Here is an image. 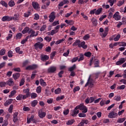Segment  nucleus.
I'll return each mask as SVG.
<instances>
[{
	"mask_svg": "<svg viewBox=\"0 0 126 126\" xmlns=\"http://www.w3.org/2000/svg\"><path fill=\"white\" fill-rule=\"evenodd\" d=\"M75 121L74 119H71L70 120L66 122V125L67 126H70L71 125H72V124H73V123H74Z\"/></svg>",
	"mask_w": 126,
	"mask_h": 126,
	"instance_id": "7c9ffc66",
	"label": "nucleus"
},
{
	"mask_svg": "<svg viewBox=\"0 0 126 126\" xmlns=\"http://www.w3.org/2000/svg\"><path fill=\"white\" fill-rule=\"evenodd\" d=\"M8 57L9 58H12L13 57V52L12 51H9L7 53Z\"/></svg>",
	"mask_w": 126,
	"mask_h": 126,
	"instance_id": "49530a36",
	"label": "nucleus"
},
{
	"mask_svg": "<svg viewBox=\"0 0 126 126\" xmlns=\"http://www.w3.org/2000/svg\"><path fill=\"white\" fill-rule=\"evenodd\" d=\"M90 79H91V77L90 76L88 78L87 82L85 85V87H87L88 85H89V83L91 84V85H93V83H92V82L90 81Z\"/></svg>",
	"mask_w": 126,
	"mask_h": 126,
	"instance_id": "a878e982",
	"label": "nucleus"
},
{
	"mask_svg": "<svg viewBox=\"0 0 126 126\" xmlns=\"http://www.w3.org/2000/svg\"><path fill=\"white\" fill-rule=\"evenodd\" d=\"M0 4H1L3 6H4L5 7H7L8 4H7L5 1L3 0H1L0 2Z\"/></svg>",
	"mask_w": 126,
	"mask_h": 126,
	"instance_id": "ea45409f",
	"label": "nucleus"
},
{
	"mask_svg": "<svg viewBox=\"0 0 126 126\" xmlns=\"http://www.w3.org/2000/svg\"><path fill=\"white\" fill-rule=\"evenodd\" d=\"M125 88H126V86L125 85H123L117 87V89H119V90H123L125 89Z\"/></svg>",
	"mask_w": 126,
	"mask_h": 126,
	"instance_id": "6e6d98bb",
	"label": "nucleus"
},
{
	"mask_svg": "<svg viewBox=\"0 0 126 126\" xmlns=\"http://www.w3.org/2000/svg\"><path fill=\"white\" fill-rule=\"evenodd\" d=\"M90 35H89V34L85 35L83 37V40H88V39H90Z\"/></svg>",
	"mask_w": 126,
	"mask_h": 126,
	"instance_id": "13d9d810",
	"label": "nucleus"
},
{
	"mask_svg": "<svg viewBox=\"0 0 126 126\" xmlns=\"http://www.w3.org/2000/svg\"><path fill=\"white\" fill-rule=\"evenodd\" d=\"M24 83H25V79L23 78H22L20 82V86H22V85H24Z\"/></svg>",
	"mask_w": 126,
	"mask_h": 126,
	"instance_id": "864d4df0",
	"label": "nucleus"
},
{
	"mask_svg": "<svg viewBox=\"0 0 126 126\" xmlns=\"http://www.w3.org/2000/svg\"><path fill=\"white\" fill-rule=\"evenodd\" d=\"M8 125V122L7 119H6L4 121L3 124L2 125V126H7Z\"/></svg>",
	"mask_w": 126,
	"mask_h": 126,
	"instance_id": "774afa93",
	"label": "nucleus"
},
{
	"mask_svg": "<svg viewBox=\"0 0 126 126\" xmlns=\"http://www.w3.org/2000/svg\"><path fill=\"white\" fill-rule=\"evenodd\" d=\"M69 113V109H66L63 111V114L64 116H67Z\"/></svg>",
	"mask_w": 126,
	"mask_h": 126,
	"instance_id": "680f3d73",
	"label": "nucleus"
},
{
	"mask_svg": "<svg viewBox=\"0 0 126 126\" xmlns=\"http://www.w3.org/2000/svg\"><path fill=\"white\" fill-rule=\"evenodd\" d=\"M18 121V112H16L14 113L13 116V122L14 123H17Z\"/></svg>",
	"mask_w": 126,
	"mask_h": 126,
	"instance_id": "4468645a",
	"label": "nucleus"
},
{
	"mask_svg": "<svg viewBox=\"0 0 126 126\" xmlns=\"http://www.w3.org/2000/svg\"><path fill=\"white\" fill-rule=\"evenodd\" d=\"M94 64V67H100V62L99 59L95 58V57H93L90 59L89 65L92 66V64Z\"/></svg>",
	"mask_w": 126,
	"mask_h": 126,
	"instance_id": "f257e3e1",
	"label": "nucleus"
},
{
	"mask_svg": "<svg viewBox=\"0 0 126 126\" xmlns=\"http://www.w3.org/2000/svg\"><path fill=\"white\" fill-rule=\"evenodd\" d=\"M32 5L34 9H39L40 8V5L37 2L32 1Z\"/></svg>",
	"mask_w": 126,
	"mask_h": 126,
	"instance_id": "dca6fc26",
	"label": "nucleus"
},
{
	"mask_svg": "<svg viewBox=\"0 0 126 126\" xmlns=\"http://www.w3.org/2000/svg\"><path fill=\"white\" fill-rule=\"evenodd\" d=\"M126 121V118H119L117 120V123H119V124H122V123H124Z\"/></svg>",
	"mask_w": 126,
	"mask_h": 126,
	"instance_id": "c9c22d12",
	"label": "nucleus"
},
{
	"mask_svg": "<svg viewBox=\"0 0 126 126\" xmlns=\"http://www.w3.org/2000/svg\"><path fill=\"white\" fill-rule=\"evenodd\" d=\"M58 32H59V30H52L50 34L51 35V36H54L55 34H56V33H58Z\"/></svg>",
	"mask_w": 126,
	"mask_h": 126,
	"instance_id": "e433bc0d",
	"label": "nucleus"
},
{
	"mask_svg": "<svg viewBox=\"0 0 126 126\" xmlns=\"http://www.w3.org/2000/svg\"><path fill=\"white\" fill-rule=\"evenodd\" d=\"M23 111L25 112H29L30 110V108L27 106H24L23 108Z\"/></svg>",
	"mask_w": 126,
	"mask_h": 126,
	"instance_id": "052dcab7",
	"label": "nucleus"
},
{
	"mask_svg": "<svg viewBox=\"0 0 126 126\" xmlns=\"http://www.w3.org/2000/svg\"><path fill=\"white\" fill-rule=\"evenodd\" d=\"M32 99H36L38 97V94L35 93H32L31 94Z\"/></svg>",
	"mask_w": 126,
	"mask_h": 126,
	"instance_id": "c85d7f7f",
	"label": "nucleus"
},
{
	"mask_svg": "<svg viewBox=\"0 0 126 126\" xmlns=\"http://www.w3.org/2000/svg\"><path fill=\"white\" fill-rule=\"evenodd\" d=\"M80 110L81 111H82V113H87V112L88 111V109H87V107H86L85 106V105H84V104L83 103H81L79 105H77L76 107H75V110Z\"/></svg>",
	"mask_w": 126,
	"mask_h": 126,
	"instance_id": "f03ea898",
	"label": "nucleus"
},
{
	"mask_svg": "<svg viewBox=\"0 0 126 126\" xmlns=\"http://www.w3.org/2000/svg\"><path fill=\"white\" fill-rule=\"evenodd\" d=\"M35 31L33 29H31L30 31L29 32V34H31L30 35H28V38H32V37H35Z\"/></svg>",
	"mask_w": 126,
	"mask_h": 126,
	"instance_id": "ddd939ff",
	"label": "nucleus"
},
{
	"mask_svg": "<svg viewBox=\"0 0 126 126\" xmlns=\"http://www.w3.org/2000/svg\"><path fill=\"white\" fill-rule=\"evenodd\" d=\"M75 68H76V65L74 64L72 66L69 68L68 70L69 71H73V70H74Z\"/></svg>",
	"mask_w": 126,
	"mask_h": 126,
	"instance_id": "a19ab883",
	"label": "nucleus"
},
{
	"mask_svg": "<svg viewBox=\"0 0 126 126\" xmlns=\"http://www.w3.org/2000/svg\"><path fill=\"white\" fill-rule=\"evenodd\" d=\"M64 99V95H63L61 96H58L56 98V101H60L61 100H63Z\"/></svg>",
	"mask_w": 126,
	"mask_h": 126,
	"instance_id": "c03bdc74",
	"label": "nucleus"
},
{
	"mask_svg": "<svg viewBox=\"0 0 126 126\" xmlns=\"http://www.w3.org/2000/svg\"><path fill=\"white\" fill-rule=\"evenodd\" d=\"M8 5L10 7H13V6H14V5H15V2H14V1H13V0H11L8 2Z\"/></svg>",
	"mask_w": 126,
	"mask_h": 126,
	"instance_id": "393cba45",
	"label": "nucleus"
},
{
	"mask_svg": "<svg viewBox=\"0 0 126 126\" xmlns=\"http://www.w3.org/2000/svg\"><path fill=\"white\" fill-rule=\"evenodd\" d=\"M45 51L47 53H50V52H51V51H52V48H51V47H50V46H48L47 47H46Z\"/></svg>",
	"mask_w": 126,
	"mask_h": 126,
	"instance_id": "e2e57ef3",
	"label": "nucleus"
},
{
	"mask_svg": "<svg viewBox=\"0 0 126 126\" xmlns=\"http://www.w3.org/2000/svg\"><path fill=\"white\" fill-rule=\"evenodd\" d=\"M39 82L41 86H43V87H45V86H47V83L45 82L44 81V79L43 78H41L39 80Z\"/></svg>",
	"mask_w": 126,
	"mask_h": 126,
	"instance_id": "4be33fe9",
	"label": "nucleus"
},
{
	"mask_svg": "<svg viewBox=\"0 0 126 126\" xmlns=\"http://www.w3.org/2000/svg\"><path fill=\"white\" fill-rule=\"evenodd\" d=\"M36 93H37L38 94H40V93L42 92V87H41L40 86H39L36 88Z\"/></svg>",
	"mask_w": 126,
	"mask_h": 126,
	"instance_id": "cd10ccee",
	"label": "nucleus"
},
{
	"mask_svg": "<svg viewBox=\"0 0 126 126\" xmlns=\"http://www.w3.org/2000/svg\"><path fill=\"white\" fill-rule=\"evenodd\" d=\"M13 101V99H9L8 100H7L4 103V106H5V107L8 106V105H10V104H11L12 103V102Z\"/></svg>",
	"mask_w": 126,
	"mask_h": 126,
	"instance_id": "f3484780",
	"label": "nucleus"
},
{
	"mask_svg": "<svg viewBox=\"0 0 126 126\" xmlns=\"http://www.w3.org/2000/svg\"><path fill=\"white\" fill-rule=\"evenodd\" d=\"M23 36V34H22V33L21 32L17 33L16 35V40H18V39H21Z\"/></svg>",
	"mask_w": 126,
	"mask_h": 126,
	"instance_id": "473e14b6",
	"label": "nucleus"
},
{
	"mask_svg": "<svg viewBox=\"0 0 126 126\" xmlns=\"http://www.w3.org/2000/svg\"><path fill=\"white\" fill-rule=\"evenodd\" d=\"M17 92L15 90H13L11 92L10 94L9 95V98H12L13 96H14L16 94Z\"/></svg>",
	"mask_w": 126,
	"mask_h": 126,
	"instance_id": "bb28decb",
	"label": "nucleus"
},
{
	"mask_svg": "<svg viewBox=\"0 0 126 126\" xmlns=\"http://www.w3.org/2000/svg\"><path fill=\"white\" fill-rule=\"evenodd\" d=\"M82 123L84 125H88L89 123V121L88 120H83L81 121Z\"/></svg>",
	"mask_w": 126,
	"mask_h": 126,
	"instance_id": "bf43d9fd",
	"label": "nucleus"
},
{
	"mask_svg": "<svg viewBox=\"0 0 126 126\" xmlns=\"http://www.w3.org/2000/svg\"><path fill=\"white\" fill-rule=\"evenodd\" d=\"M68 55H69V49H68L66 52L63 54V57H68Z\"/></svg>",
	"mask_w": 126,
	"mask_h": 126,
	"instance_id": "0e129e2a",
	"label": "nucleus"
},
{
	"mask_svg": "<svg viewBox=\"0 0 126 126\" xmlns=\"http://www.w3.org/2000/svg\"><path fill=\"white\" fill-rule=\"evenodd\" d=\"M6 85H7L6 82L4 81L0 82V87H1V88H2V87H5Z\"/></svg>",
	"mask_w": 126,
	"mask_h": 126,
	"instance_id": "f704fd0d",
	"label": "nucleus"
},
{
	"mask_svg": "<svg viewBox=\"0 0 126 126\" xmlns=\"http://www.w3.org/2000/svg\"><path fill=\"white\" fill-rule=\"evenodd\" d=\"M121 96H119V95H116L114 97V100H115V101H121Z\"/></svg>",
	"mask_w": 126,
	"mask_h": 126,
	"instance_id": "de8ad7c7",
	"label": "nucleus"
},
{
	"mask_svg": "<svg viewBox=\"0 0 126 126\" xmlns=\"http://www.w3.org/2000/svg\"><path fill=\"white\" fill-rule=\"evenodd\" d=\"M79 113V110H78V109H75V108L74 109V110H72L71 111V116H72V117H76V116H77V114Z\"/></svg>",
	"mask_w": 126,
	"mask_h": 126,
	"instance_id": "2eb2a0df",
	"label": "nucleus"
},
{
	"mask_svg": "<svg viewBox=\"0 0 126 126\" xmlns=\"http://www.w3.org/2000/svg\"><path fill=\"white\" fill-rule=\"evenodd\" d=\"M31 29L29 28V27H27L24 29V30L22 31V33L23 34H26V33H29V31H30Z\"/></svg>",
	"mask_w": 126,
	"mask_h": 126,
	"instance_id": "6ab92c4d",
	"label": "nucleus"
},
{
	"mask_svg": "<svg viewBox=\"0 0 126 126\" xmlns=\"http://www.w3.org/2000/svg\"><path fill=\"white\" fill-rule=\"evenodd\" d=\"M56 71L57 67L55 66H51L49 67L47 69L48 73H54V72H55Z\"/></svg>",
	"mask_w": 126,
	"mask_h": 126,
	"instance_id": "39448f33",
	"label": "nucleus"
},
{
	"mask_svg": "<svg viewBox=\"0 0 126 126\" xmlns=\"http://www.w3.org/2000/svg\"><path fill=\"white\" fill-rule=\"evenodd\" d=\"M120 38H121V34H118L114 38V41H117L120 40Z\"/></svg>",
	"mask_w": 126,
	"mask_h": 126,
	"instance_id": "4d7b16f0",
	"label": "nucleus"
},
{
	"mask_svg": "<svg viewBox=\"0 0 126 126\" xmlns=\"http://www.w3.org/2000/svg\"><path fill=\"white\" fill-rule=\"evenodd\" d=\"M46 28H47V25H43L41 28L40 29V31L43 32L45 31L46 30Z\"/></svg>",
	"mask_w": 126,
	"mask_h": 126,
	"instance_id": "5fc2aeb1",
	"label": "nucleus"
},
{
	"mask_svg": "<svg viewBox=\"0 0 126 126\" xmlns=\"http://www.w3.org/2000/svg\"><path fill=\"white\" fill-rule=\"evenodd\" d=\"M38 67V65L37 64H33L32 65H30L26 67V70H31L33 69H36Z\"/></svg>",
	"mask_w": 126,
	"mask_h": 126,
	"instance_id": "1a4fd4ad",
	"label": "nucleus"
},
{
	"mask_svg": "<svg viewBox=\"0 0 126 126\" xmlns=\"http://www.w3.org/2000/svg\"><path fill=\"white\" fill-rule=\"evenodd\" d=\"M18 15L17 14H14L13 17H12V20H14L15 21H16L17 20H18Z\"/></svg>",
	"mask_w": 126,
	"mask_h": 126,
	"instance_id": "4c0bfd02",
	"label": "nucleus"
},
{
	"mask_svg": "<svg viewBox=\"0 0 126 126\" xmlns=\"http://www.w3.org/2000/svg\"><path fill=\"white\" fill-rule=\"evenodd\" d=\"M80 40L79 39H77L76 40L74 43L73 44H72V46L73 47H75V46H78V48H79V45L80 44Z\"/></svg>",
	"mask_w": 126,
	"mask_h": 126,
	"instance_id": "412c9836",
	"label": "nucleus"
},
{
	"mask_svg": "<svg viewBox=\"0 0 126 126\" xmlns=\"http://www.w3.org/2000/svg\"><path fill=\"white\" fill-rule=\"evenodd\" d=\"M119 46L120 47H126V43L125 42H119Z\"/></svg>",
	"mask_w": 126,
	"mask_h": 126,
	"instance_id": "8fccbe9b",
	"label": "nucleus"
},
{
	"mask_svg": "<svg viewBox=\"0 0 126 126\" xmlns=\"http://www.w3.org/2000/svg\"><path fill=\"white\" fill-rule=\"evenodd\" d=\"M40 59L42 62H46V61H48L50 59V57L47 55L42 54L40 56Z\"/></svg>",
	"mask_w": 126,
	"mask_h": 126,
	"instance_id": "f8f14e48",
	"label": "nucleus"
},
{
	"mask_svg": "<svg viewBox=\"0 0 126 126\" xmlns=\"http://www.w3.org/2000/svg\"><path fill=\"white\" fill-rule=\"evenodd\" d=\"M1 21L3 22H5V21H12V17L9 16H4L1 18Z\"/></svg>",
	"mask_w": 126,
	"mask_h": 126,
	"instance_id": "423d86ee",
	"label": "nucleus"
},
{
	"mask_svg": "<svg viewBox=\"0 0 126 126\" xmlns=\"http://www.w3.org/2000/svg\"><path fill=\"white\" fill-rule=\"evenodd\" d=\"M92 55V53H91V52H87L85 53L84 54V56H85V57H87L88 58H91Z\"/></svg>",
	"mask_w": 126,
	"mask_h": 126,
	"instance_id": "58836bf2",
	"label": "nucleus"
},
{
	"mask_svg": "<svg viewBox=\"0 0 126 126\" xmlns=\"http://www.w3.org/2000/svg\"><path fill=\"white\" fill-rule=\"evenodd\" d=\"M23 94H20L16 97V99L18 101H21L22 100Z\"/></svg>",
	"mask_w": 126,
	"mask_h": 126,
	"instance_id": "a18cd8bd",
	"label": "nucleus"
},
{
	"mask_svg": "<svg viewBox=\"0 0 126 126\" xmlns=\"http://www.w3.org/2000/svg\"><path fill=\"white\" fill-rule=\"evenodd\" d=\"M34 48L38 51V50H42L44 47V44L41 43L40 42H36L34 45Z\"/></svg>",
	"mask_w": 126,
	"mask_h": 126,
	"instance_id": "7ed1b4c3",
	"label": "nucleus"
},
{
	"mask_svg": "<svg viewBox=\"0 0 126 126\" xmlns=\"http://www.w3.org/2000/svg\"><path fill=\"white\" fill-rule=\"evenodd\" d=\"M46 112L43 111V110L39 109L38 110V116L40 119H43L46 117Z\"/></svg>",
	"mask_w": 126,
	"mask_h": 126,
	"instance_id": "6e6552de",
	"label": "nucleus"
},
{
	"mask_svg": "<svg viewBox=\"0 0 126 126\" xmlns=\"http://www.w3.org/2000/svg\"><path fill=\"white\" fill-rule=\"evenodd\" d=\"M49 22H51V23L54 22V20L56 19V13L55 11L52 12L50 15L49 16Z\"/></svg>",
	"mask_w": 126,
	"mask_h": 126,
	"instance_id": "20e7f679",
	"label": "nucleus"
},
{
	"mask_svg": "<svg viewBox=\"0 0 126 126\" xmlns=\"http://www.w3.org/2000/svg\"><path fill=\"white\" fill-rule=\"evenodd\" d=\"M103 11V8L102 7L99 8L97 10H95V15H99L100 13H101V12Z\"/></svg>",
	"mask_w": 126,
	"mask_h": 126,
	"instance_id": "b1692460",
	"label": "nucleus"
},
{
	"mask_svg": "<svg viewBox=\"0 0 126 126\" xmlns=\"http://www.w3.org/2000/svg\"><path fill=\"white\" fill-rule=\"evenodd\" d=\"M13 110V105L11 104L9 109H8V112L10 113V114L12 113V111Z\"/></svg>",
	"mask_w": 126,
	"mask_h": 126,
	"instance_id": "603ef678",
	"label": "nucleus"
},
{
	"mask_svg": "<svg viewBox=\"0 0 126 126\" xmlns=\"http://www.w3.org/2000/svg\"><path fill=\"white\" fill-rule=\"evenodd\" d=\"M16 53L19 54V55H22L23 54V51H20V47H16L15 48Z\"/></svg>",
	"mask_w": 126,
	"mask_h": 126,
	"instance_id": "5701e85b",
	"label": "nucleus"
},
{
	"mask_svg": "<svg viewBox=\"0 0 126 126\" xmlns=\"http://www.w3.org/2000/svg\"><path fill=\"white\" fill-rule=\"evenodd\" d=\"M45 94L46 96H49V95H51V93L49 91V89H46L45 90Z\"/></svg>",
	"mask_w": 126,
	"mask_h": 126,
	"instance_id": "69168bd1",
	"label": "nucleus"
},
{
	"mask_svg": "<svg viewBox=\"0 0 126 126\" xmlns=\"http://www.w3.org/2000/svg\"><path fill=\"white\" fill-rule=\"evenodd\" d=\"M37 104H38V100H34L32 101L31 106L32 107H36V106H37Z\"/></svg>",
	"mask_w": 126,
	"mask_h": 126,
	"instance_id": "c756f323",
	"label": "nucleus"
},
{
	"mask_svg": "<svg viewBox=\"0 0 126 126\" xmlns=\"http://www.w3.org/2000/svg\"><path fill=\"white\" fill-rule=\"evenodd\" d=\"M125 63H126V58H122L119 59V61L116 63V65H122Z\"/></svg>",
	"mask_w": 126,
	"mask_h": 126,
	"instance_id": "0eeeda50",
	"label": "nucleus"
},
{
	"mask_svg": "<svg viewBox=\"0 0 126 126\" xmlns=\"http://www.w3.org/2000/svg\"><path fill=\"white\" fill-rule=\"evenodd\" d=\"M79 48H83V49H87V45H85V41H83L81 43H80Z\"/></svg>",
	"mask_w": 126,
	"mask_h": 126,
	"instance_id": "a211bd4d",
	"label": "nucleus"
},
{
	"mask_svg": "<svg viewBox=\"0 0 126 126\" xmlns=\"http://www.w3.org/2000/svg\"><path fill=\"white\" fill-rule=\"evenodd\" d=\"M28 39L29 38L27 36L25 39H23L21 42L22 45H24L26 42H27V41H28Z\"/></svg>",
	"mask_w": 126,
	"mask_h": 126,
	"instance_id": "3c124183",
	"label": "nucleus"
},
{
	"mask_svg": "<svg viewBox=\"0 0 126 126\" xmlns=\"http://www.w3.org/2000/svg\"><path fill=\"white\" fill-rule=\"evenodd\" d=\"M33 118H34V115H32L31 117V118H28L27 119V124H30V123H31V122H32V120H33Z\"/></svg>",
	"mask_w": 126,
	"mask_h": 126,
	"instance_id": "72a5a7b5",
	"label": "nucleus"
},
{
	"mask_svg": "<svg viewBox=\"0 0 126 126\" xmlns=\"http://www.w3.org/2000/svg\"><path fill=\"white\" fill-rule=\"evenodd\" d=\"M44 40H46V41H47V42H51V40H52V37H50L49 36H46L44 38Z\"/></svg>",
	"mask_w": 126,
	"mask_h": 126,
	"instance_id": "338daca9",
	"label": "nucleus"
},
{
	"mask_svg": "<svg viewBox=\"0 0 126 126\" xmlns=\"http://www.w3.org/2000/svg\"><path fill=\"white\" fill-rule=\"evenodd\" d=\"M118 116V113L115 112L114 111H111L108 115V118L110 119H115L116 117Z\"/></svg>",
	"mask_w": 126,
	"mask_h": 126,
	"instance_id": "9d476101",
	"label": "nucleus"
},
{
	"mask_svg": "<svg viewBox=\"0 0 126 126\" xmlns=\"http://www.w3.org/2000/svg\"><path fill=\"white\" fill-rule=\"evenodd\" d=\"M6 83L7 85L8 86H14V82L13 81V79L11 78H10L6 82Z\"/></svg>",
	"mask_w": 126,
	"mask_h": 126,
	"instance_id": "9b49d317",
	"label": "nucleus"
},
{
	"mask_svg": "<svg viewBox=\"0 0 126 126\" xmlns=\"http://www.w3.org/2000/svg\"><path fill=\"white\" fill-rule=\"evenodd\" d=\"M5 49H2L0 51V56H4V55H5Z\"/></svg>",
	"mask_w": 126,
	"mask_h": 126,
	"instance_id": "09e8293b",
	"label": "nucleus"
},
{
	"mask_svg": "<svg viewBox=\"0 0 126 126\" xmlns=\"http://www.w3.org/2000/svg\"><path fill=\"white\" fill-rule=\"evenodd\" d=\"M62 93V89L60 88H58L55 90V94H61Z\"/></svg>",
	"mask_w": 126,
	"mask_h": 126,
	"instance_id": "2f4dec72",
	"label": "nucleus"
},
{
	"mask_svg": "<svg viewBox=\"0 0 126 126\" xmlns=\"http://www.w3.org/2000/svg\"><path fill=\"white\" fill-rule=\"evenodd\" d=\"M19 77H20V73H15L13 74V78H14V80H17Z\"/></svg>",
	"mask_w": 126,
	"mask_h": 126,
	"instance_id": "aec40b11",
	"label": "nucleus"
},
{
	"mask_svg": "<svg viewBox=\"0 0 126 126\" xmlns=\"http://www.w3.org/2000/svg\"><path fill=\"white\" fill-rule=\"evenodd\" d=\"M83 60H84V55L83 54H80V58L79 59H78V62L83 61Z\"/></svg>",
	"mask_w": 126,
	"mask_h": 126,
	"instance_id": "37998d69",
	"label": "nucleus"
},
{
	"mask_svg": "<svg viewBox=\"0 0 126 126\" xmlns=\"http://www.w3.org/2000/svg\"><path fill=\"white\" fill-rule=\"evenodd\" d=\"M80 90V87L79 86H76L75 87L73 90V92L74 93H75V92H77V91H79Z\"/></svg>",
	"mask_w": 126,
	"mask_h": 126,
	"instance_id": "79ce46f5",
	"label": "nucleus"
}]
</instances>
